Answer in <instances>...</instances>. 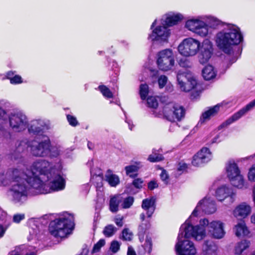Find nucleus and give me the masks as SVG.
<instances>
[{"label": "nucleus", "mask_w": 255, "mask_h": 255, "mask_svg": "<svg viewBox=\"0 0 255 255\" xmlns=\"http://www.w3.org/2000/svg\"><path fill=\"white\" fill-rule=\"evenodd\" d=\"M32 168L36 175L35 183L32 184L36 194H47L65 188V181L60 175V171L54 168L48 161L37 160L32 163Z\"/></svg>", "instance_id": "1"}, {"label": "nucleus", "mask_w": 255, "mask_h": 255, "mask_svg": "<svg viewBox=\"0 0 255 255\" xmlns=\"http://www.w3.org/2000/svg\"><path fill=\"white\" fill-rule=\"evenodd\" d=\"M6 177L11 182L9 193L15 202H19L26 198L28 191L27 184L30 186L35 193V189L32 184L35 183L34 180L36 179V175L32 165L30 170L26 169L24 172L17 168L10 169L7 172Z\"/></svg>", "instance_id": "2"}, {"label": "nucleus", "mask_w": 255, "mask_h": 255, "mask_svg": "<svg viewBox=\"0 0 255 255\" xmlns=\"http://www.w3.org/2000/svg\"><path fill=\"white\" fill-rule=\"evenodd\" d=\"M206 236L203 228L194 227L187 220L180 227L178 242L175 245L177 255H195L196 249L194 243L189 240L194 238L197 241H201Z\"/></svg>", "instance_id": "3"}, {"label": "nucleus", "mask_w": 255, "mask_h": 255, "mask_svg": "<svg viewBox=\"0 0 255 255\" xmlns=\"http://www.w3.org/2000/svg\"><path fill=\"white\" fill-rule=\"evenodd\" d=\"M243 37L240 28L235 25L229 24L218 32L215 37L217 47L226 53L230 54L233 47L243 41Z\"/></svg>", "instance_id": "4"}, {"label": "nucleus", "mask_w": 255, "mask_h": 255, "mask_svg": "<svg viewBox=\"0 0 255 255\" xmlns=\"http://www.w3.org/2000/svg\"><path fill=\"white\" fill-rule=\"evenodd\" d=\"M74 226L73 215L66 213L51 222L49 230L51 234L55 237L63 238L71 234Z\"/></svg>", "instance_id": "5"}, {"label": "nucleus", "mask_w": 255, "mask_h": 255, "mask_svg": "<svg viewBox=\"0 0 255 255\" xmlns=\"http://www.w3.org/2000/svg\"><path fill=\"white\" fill-rule=\"evenodd\" d=\"M155 117H164L170 122L176 120L181 121L185 116V111L183 107L172 102L165 104L162 108V112L157 113L154 112Z\"/></svg>", "instance_id": "6"}, {"label": "nucleus", "mask_w": 255, "mask_h": 255, "mask_svg": "<svg viewBox=\"0 0 255 255\" xmlns=\"http://www.w3.org/2000/svg\"><path fill=\"white\" fill-rule=\"evenodd\" d=\"M195 227L203 228H207L208 235L212 239L220 240L223 239L226 234L224 229V224L219 220L209 221L207 219H201L199 225ZM206 231V230H205Z\"/></svg>", "instance_id": "7"}, {"label": "nucleus", "mask_w": 255, "mask_h": 255, "mask_svg": "<svg viewBox=\"0 0 255 255\" xmlns=\"http://www.w3.org/2000/svg\"><path fill=\"white\" fill-rule=\"evenodd\" d=\"M51 142L47 136L43 137L41 140L36 139L28 142V147L32 155L36 157H45L48 156Z\"/></svg>", "instance_id": "8"}, {"label": "nucleus", "mask_w": 255, "mask_h": 255, "mask_svg": "<svg viewBox=\"0 0 255 255\" xmlns=\"http://www.w3.org/2000/svg\"><path fill=\"white\" fill-rule=\"evenodd\" d=\"M201 47L200 41L193 38L189 37L183 39L178 46L180 54L188 57L196 55Z\"/></svg>", "instance_id": "9"}, {"label": "nucleus", "mask_w": 255, "mask_h": 255, "mask_svg": "<svg viewBox=\"0 0 255 255\" xmlns=\"http://www.w3.org/2000/svg\"><path fill=\"white\" fill-rule=\"evenodd\" d=\"M157 64L158 68L164 71L171 70L175 63L172 50L166 49L160 51L157 55Z\"/></svg>", "instance_id": "10"}, {"label": "nucleus", "mask_w": 255, "mask_h": 255, "mask_svg": "<svg viewBox=\"0 0 255 255\" xmlns=\"http://www.w3.org/2000/svg\"><path fill=\"white\" fill-rule=\"evenodd\" d=\"M216 210L215 200L211 197L206 196L198 203L192 213V216H198L201 211L206 214H212L214 213Z\"/></svg>", "instance_id": "11"}, {"label": "nucleus", "mask_w": 255, "mask_h": 255, "mask_svg": "<svg viewBox=\"0 0 255 255\" xmlns=\"http://www.w3.org/2000/svg\"><path fill=\"white\" fill-rule=\"evenodd\" d=\"M177 80L179 87L182 91L189 92L197 85L196 80L190 72L179 71L177 74Z\"/></svg>", "instance_id": "12"}, {"label": "nucleus", "mask_w": 255, "mask_h": 255, "mask_svg": "<svg viewBox=\"0 0 255 255\" xmlns=\"http://www.w3.org/2000/svg\"><path fill=\"white\" fill-rule=\"evenodd\" d=\"M8 119L9 126L14 131L21 132L27 128V118L22 113L11 114Z\"/></svg>", "instance_id": "13"}, {"label": "nucleus", "mask_w": 255, "mask_h": 255, "mask_svg": "<svg viewBox=\"0 0 255 255\" xmlns=\"http://www.w3.org/2000/svg\"><path fill=\"white\" fill-rule=\"evenodd\" d=\"M185 27L201 37L206 36L209 32L208 25L199 18L188 19L186 22Z\"/></svg>", "instance_id": "14"}, {"label": "nucleus", "mask_w": 255, "mask_h": 255, "mask_svg": "<svg viewBox=\"0 0 255 255\" xmlns=\"http://www.w3.org/2000/svg\"><path fill=\"white\" fill-rule=\"evenodd\" d=\"M170 31L165 25L161 24V20L159 25L153 29L152 33L149 35V38L152 41H157L159 43L166 42L170 35Z\"/></svg>", "instance_id": "15"}, {"label": "nucleus", "mask_w": 255, "mask_h": 255, "mask_svg": "<svg viewBox=\"0 0 255 255\" xmlns=\"http://www.w3.org/2000/svg\"><path fill=\"white\" fill-rule=\"evenodd\" d=\"M236 192L229 185H222L219 187L216 190L215 196L221 202L228 198L229 202L233 203L236 198Z\"/></svg>", "instance_id": "16"}, {"label": "nucleus", "mask_w": 255, "mask_h": 255, "mask_svg": "<svg viewBox=\"0 0 255 255\" xmlns=\"http://www.w3.org/2000/svg\"><path fill=\"white\" fill-rule=\"evenodd\" d=\"M29 133L38 134L43 132L44 130L50 128L49 122L47 120L38 119L34 120L28 125L27 128Z\"/></svg>", "instance_id": "17"}, {"label": "nucleus", "mask_w": 255, "mask_h": 255, "mask_svg": "<svg viewBox=\"0 0 255 255\" xmlns=\"http://www.w3.org/2000/svg\"><path fill=\"white\" fill-rule=\"evenodd\" d=\"M255 107V99L253 101L251 102L250 103H249L245 107L243 108L238 112L234 114L231 117L227 120L225 122L222 123V124L219 127V128H220L228 126L233 122L238 120L242 117L245 115L248 112L251 110Z\"/></svg>", "instance_id": "18"}, {"label": "nucleus", "mask_w": 255, "mask_h": 255, "mask_svg": "<svg viewBox=\"0 0 255 255\" xmlns=\"http://www.w3.org/2000/svg\"><path fill=\"white\" fill-rule=\"evenodd\" d=\"M213 47L211 42L209 40L204 41L198 56L200 63L204 64L207 63L211 57Z\"/></svg>", "instance_id": "19"}, {"label": "nucleus", "mask_w": 255, "mask_h": 255, "mask_svg": "<svg viewBox=\"0 0 255 255\" xmlns=\"http://www.w3.org/2000/svg\"><path fill=\"white\" fill-rule=\"evenodd\" d=\"M251 212V205L246 202H242L235 208L233 215L235 217L239 219H242L250 215Z\"/></svg>", "instance_id": "20"}, {"label": "nucleus", "mask_w": 255, "mask_h": 255, "mask_svg": "<svg viewBox=\"0 0 255 255\" xmlns=\"http://www.w3.org/2000/svg\"><path fill=\"white\" fill-rule=\"evenodd\" d=\"M139 219L141 223L139 225L138 228V235L139 240L141 243L143 242L144 240V235L146 234L147 231L150 227V221L146 219L144 213H142L139 215Z\"/></svg>", "instance_id": "21"}, {"label": "nucleus", "mask_w": 255, "mask_h": 255, "mask_svg": "<svg viewBox=\"0 0 255 255\" xmlns=\"http://www.w3.org/2000/svg\"><path fill=\"white\" fill-rule=\"evenodd\" d=\"M155 199L153 197L143 200L141 207L146 211L147 217L150 218L155 209Z\"/></svg>", "instance_id": "22"}, {"label": "nucleus", "mask_w": 255, "mask_h": 255, "mask_svg": "<svg viewBox=\"0 0 255 255\" xmlns=\"http://www.w3.org/2000/svg\"><path fill=\"white\" fill-rule=\"evenodd\" d=\"M221 107V105L217 104L215 106L211 107L209 110L203 113L200 117V122L201 123H204L209 121L212 117L216 116L218 114Z\"/></svg>", "instance_id": "23"}, {"label": "nucleus", "mask_w": 255, "mask_h": 255, "mask_svg": "<svg viewBox=\"0 0 255 255\" xmlns=\"http://www.w3.org/2000/svg\"><path fill=\"white\" fill-rule=\"evenodd\" d=\"M202 249L205 255H217L218 246L212 241H205Z\"/></svg>", "instance_id": "24"}, {"label": "nucleus", "mask_w": 255, "mask_h": 255, "mask_svg": "<svg viewBox=\"0 0 255 255\" xmlns=\"http://www.w3.org/2000/svg\"><path fill=\"white\" fill-rule=\"evenodd\" d=\"M182 18L183 16L180 14L169 15L160 19L161 24L165 25L167 27L171 26L176 24Z\"/></svg>", "instance_id": "25"}, {"label": "nucleus", "mask_w": 255, "mask_h": 255, "mask_svg": "<svg viewBox=\"0 0 255 255\" xmlns=\"http://www.w3.org/2000/svg\"><path fill=\"white\" fill-rule=\"evenodd\" d=\"M226 173L229 179L241 174L237 164L234 161H229L227 163Z\"/></svg>", "instance_id": "26"}, {"label": "nucleus", "mask_w": 255, "mask_h": 255, "mask_svg": "<svg viewBox=\"0 0 255 255\" xmlns=\"http://www.w3.org/2000/svg\"><path fill=\"white\" fill-rule=\"evenodd\" d=\"M229 180L231 184L238 189H242L247 188L244 178L241 174Z\"/></svg>", "instance_id": "27"}, {"label": "nucleus", "mask_w": 255, "mask_h": 255, "mask_svg": "<svg viewBox=\"0 0 255 255\" xmlns=\"http://www.w3.org/2000/svg\"><path fill=\"white\" fill-rule=\"evenodd\" d=\"M202 75L206 80H210L216 76V72L211 65L206 66L202 70Z\"/></svg>", "instance_id": "28"}, {"label": "nucleus", "mask_w": 255, "mask_h": 255, "mask_svg": "<svg viewBox=\"0 0 255 255\" xmlns=\"http://www.w3.org/2000/svg\"><path fill=\"white\" fill-rule=\"evenodd\" d=\"M234 230L236 235L238 237L247 236L249 234V231L244 222H241L238 223L235 227Z\"/></svg>", "instance_id": "29"}, {"label": "nucleus", "mask_w": 255, "mask_h": 255, "mask_svg": "<svg viewBox=\"0 0 255 255\" xmlns=\"http://www.w3.org/2000/svg\"><path fill=\"white\" fill-rule=\"evenodd\" d=\"M122 201V198L120 196H115L112 197L110 201V210L113 213H116L119 210V206Z\"/></svg>", "instance_id": "30"}, {"label": "nucleus", "mask_w": 255, "mask_h": 255, "mask_svg": "<svg viewBox=\"0 0 255 255\" xmlns=\"http://www.w3.org/2000/svg\"><path fill=\"white\" fill-rule=\"evenodd\" d=\"M106 179L111 186L115 187L120 183L119 177L113 174L111 170L107 171L106 174Z\"/></svg>", "instance_id": "31"}, {"label": "nucleus", "mask_w": 255, "mask_h": 255, "mask_svg": "<svg viewBox=\"0 0 255 255\" xmlns=\"http://www.w3.org/2000/svg\"><path fill=\"white\" fill-rule=\"evenodd\" d=\"M197 153L206 163L210 161L212 158V152L210 149L207 147H203Z\"/></svg>", "instance_id": "32"}, {"label": "nucleus", "mask_w": 255, "mask_h": 255, "mask_svg": "<svg viewBox=\"0 0 255 255\" xmlns=\"http://www.w3.org/2000/svg\"><path fill=\"white\" fill-rule=\"evenodd\" d=\"M249 245L250 243L246 240L238 243L235 247V254L237 255L241 254L249 248Z\"/></svg>", "instance_id": "33"}, {"label": "nucleus", "mask_w": 255, "mask_h": 255, "mask_svg": "<svg viewBox=\"0 0 255 255\" xmlns=\"http://www.w3.org/2000/svg\"><path fill=\"white\" fill-rule=\"evenodd\" d=\"M147 106L150 108H152L154 110H153V114L155 115L154 114V112L155 111L157 113H159L160 112H162L161 110H158L156 109L158 105V101L155 97H149L147 99Z\"/></svg>", "instance_id": "34"}, {"label": "nucleus", "mask_w": 255, "mask_h": 255, "mask_svg": "<svg viewBox=\"0 0 255 255\" xmlns=\"http://www.w3.org/2000/svg\"><path fill=\"white\" fill-rule=\"evenodd\" d=\"M15 146L14 152L20 153L24 151L26 148L28 147V142L26 140L17 141L15 143Z\"/></svg>", "instance_id": "35"}, {"label": "nucleus", "mask_w": 255, "mask_h": 255, "mask_svg": "<svg viewBox=\"0 0 255 255\" xmlns=\"http://www.w3.org/2000/svg\"><path fill=\"white\" fill-rule=\"evenodd\" d=\"M139 167L136 165H131L127 166L125 167V170L127 175L130 177H134L137 175L136 172L139 169Z\"/></svg>", "instance_id": "36"}, {"label": "nucleus", "mask_w": 255, "mask_h": 255, "mask_svg": "<svg viewBox=\"0 0 255 255\" xmlns=\"http://www.w3.org/2000/svg\"><path fill=\"white\" fill-rule=\"evenodd\" d=\"M8 116H7L5 111L0 108V129L4 128L7 123Z\"/></svg>", "instance_id": "37"}, {"label": "nucleus", "mask_w": 255, "mask_h": 255, "mask_svg": "<svg viewBox=\"0 0 255 255\" xmlns=\"http://www.w3.org/2000/svg\"><path fill=\"white\" fill-rule=\"evenodd\" d=\"M117 230V229L115 226L109 225L105 227L103 233L106 237H110L115 234Z\"/></svg>", "instance_id": "38"}, {"label": "nucleus", "mask_w": 255, "mask_h": 255, "mask_svg": "<svg viewBox=\"0 0 255 255\" xmlns=\"http://www.w3.org/2000/svg\"><path fill=\"white\" fill-rule=\"evenodd\" d=\"M156 150L153 149L152 150V153L150 154L148 157V160L151 162H156L161 161L163 159V157L162 154L156 153Z\"/></svg>", "instance_id": "39"}, {"label": "nucleus", "mask_w": 255, "mask_h": 255, "mask_svg": "<svg viewBox=\"0 0 255 255\" xmlns=\"http://www.w3.org/2000/svg\"><path fill=\"white\" fill-rule=\"evenodd\" d=\"M98 88L105 97L112 98L113 97L112 92L106 86L101 85L99 86Z\"/></svg>", "instance_id": "40"}, {"label": "nucleus", "mask_w": 255, "mask_h": 255, "mask_svg": "<svg viewBox=\"0 0 255 255\" xmlns=\"http://www.w3.org/2000/svg\"><path fill=\"white\" fill-rule=\"evenodd\" d=\"M206 163L203 159L201 158V157L198 155V154L197 153L195 154L192 160V164L196 167L201 166L204 164Z\"/></svg>", "instance_id": "41"}, {"label": "nucleus", "mask_w": 255, "mask_h": 255, "mask_svg": "<svg viewBox=\"0 0 255 255\" xmlns=\"http://www.w3.org/2000/svg\"><path fill=\"white\" fill-rule=\"evenodd\" d=\"M148 92L149 89L148 85L146 84H141L139 88V93L141 99H145Z\"/></svg>", "instance_id": "42"}, {"label": "nucleus", "mask_w": 255, "mask_h": 255, "mask_svg": "<svg viewBox=\"0 0 255 255\" xmlns=\"http://www.w3.org/2000/svg\"><path fill=\"white\" fill-rule=\"evenodd\" d=\"M134 202V198L132 197L129 196L127 198H125L123 200V203L121 206L124 209L129 208L133 204Z\"/></svg>", "instance_id": "43"}, {"label": "nucleus", "mask_w": 255, "mask_h": 255, "mask_svg": "<svg viewBox=\"0 0 255 255\" xmlns=\"http://www.w3.org/2000/svg\"><path fill=\"white\" fill-rule=\"evenodd\" d=\"M152 241L151 238L146 236L145 238V242L143 245L144 249L148 254H150L152 251Z\"/></svg>", "instance_id": "44"}, {"label": "nucleus", "mask_w": 255, "mask_h": 255, "mask_svg": "<svg viewBox=\"0 0 255 255\" xmlns=\"http://www.w3.org/2000/svg\"><path fill=\"white\" fill-rule=\"evenodd\" d=\"M61 149L58 146H50V151L48 155L51 157H56L60 154Z\"/></svg>", "instance_id": "45"}, {"label": "nucleus", "mask_w": 255, "mask_h": 255, "mask_svg": "<svg viewBox=\"0 0 255 255\" xmlns=\"http://www.w3.org/2000/svg\"><path fill=\"white\" fill-rule=\"evenodd\" d=\"M178 64L180 67L185 68H191L192 66L190 61L184 58L180 59L178 61Z\"/></svg>", "instance_id": "46"}, {"label": "nucleus", "mask_w": 255, "mask_h": 255, "mask_svg": "<svg viewBox=\"0 0 255 255\" xmlns=\"http://www.w3.org/2000/svg\"><path fill=\"white\" fill-rule=\"evenodd\" d=\"M132 238V234L129 230L125 229L122 232V239L125 241H129L131 240Z\"/></svg>", "instance_id": "47"}, {"label": "nucleus", "mask_w": 255, "mask_h": 255, "mask_svg": "<svg viewBox=\"0 0 255 255\" xmlns=\"http://www.w3.org/2000/svg\"><path fill=\"white\" fill-rule=\"evenodd\" d=\"M248 177L250 181L255 182V164H253L250 168Z\"/></svg>", "instance_id": "48"}, {"label": "nucleus", "mask_w": 255, "mask_h": 255, "mask_svg": "<svg viewBox=\"0 0 255 255\" xmlns=\"http://www.w3.org/2000/svg\"><path fill=\"white\" fill-rule=\"evenodd\" d=\"M221 21L218 18L214 17H210L209 18V24L210 27L214 28H216L218 26L220 25Z\"/></svg>", "instance_id": "49"}, {"label": "nucleus", "mask_w": 255, "mask_h": 255, "mask_svg": "<svg viewBox=\"0 0 255 255\" xmlns=\"http://www.w3.org/2000/svg\"><path fill=\"white\" fill-rule=\"evenodd\" d=\"M105 244V241L104 239H101L99 242L94 245L93 252L96 253L100 251V249L103 247Z\"/></svg>", "instance_id": "50"}, {"label": "nucleus", "mask_w": 255, "mask_h": 255, "mask_svg": "<svg viewBox=\"0 0 255 255\" xmlns=\"http://www.w3.org/2000/svg\"><path fill=\"white\" fill-rule=\"evenodd\" d=\"M120 244L118 241H114L111 243L110 250L114 253H117L120 249Z\"/></svg>", "instance_id": "51"}, {"label": "nucleus", "mask_w": 255, "mask_h": 255, "mask_svg": "<svg viewBox=\"0 0 255 255\" xmlns=\"http://www.w3.org/2000/svg\"><path fill=\"white\" fill-rule=\"evenodd\" d=\"M167 82V77L165 75L160 76L158 80V83L160 88L165 86Z\"/></svg>", "instance_id": "52"}, {"label": "nucleus", "mask_w": 255, "mask_h": 255, "mask_svg": "<svg viewBox=\"0 0 255 255\" xmlns=\"http://www.w3.org/2000/svg\"><path fill=\"white\" fill-rule=\"evenodd\" d=\"M67 119L69 124L71 126L75 127L78 125V122L77 121L76 118L75 117H73L70 115H68L67 116Z\"/></svg>", "instance_id": "53"}, {"label": "nucleus", "mask_w": 255, "mask_h": 255, "mask_svg": "<svg viewBox=\"0 0 255 255\" xmlns=\"http://www.w3.org/2000/svg\"><path fill=\"white\" fill-rule=\"evenodd\" d=\"M10 83L12 84H18L22 83V78L18 75H15L13 78H10Z\"/></svg>", "instance_id": "54"}, {"label": "nucleus", "mask_w": 255, "mask_h": 255, "mask_svg": "<svg viewBox=\"0 0 255 255\" xmlns=\"http://www.w3.org/2000/svg\"><path fill=\"white\" fill-rule=\"evenodd\" d=\"M95 179L97 181L96 183V187L99 188L102 187L103 186V177L102 176V173L100 171H99L98 175H96Z\"/></svg>", "instance_id": "55"}, {"label": "nucleus", "mask_w": 255, "mask_h": 255, "mask_svg": "<svg viewBox=\"0 0 255 255\" xmlns=\"http://www.w3.org/2000/svg\"><path fill=\"white\" fill-rule=\"evenodd\" d=\"M132 184L136 188H141L142 187L143 180L140 178L135 179L132 182Z\"/></svg>", "instance_id": "56"}, {"label": "nucleus", "mask_w": 255, "mask_h": 255, "mask_svg": "<svg viewBox=\"0 0 255 255\" xmlns=\"http://www.w3.org/2000/svg\"><path fill=\"white\" fill-rule=\"evenodd\" d=\"M25 216L23 214H17L13 216V221L16 223H19L21 220L24 219Z\"/></svg>", "instance_id": "57"}, {"label": "nucleus", "mask_w": 255, "mask_h": 255, "mask_svg": "<svg viewBox=\"0 0 255 255\" xmlns=\"http://www.w3.org/2000/svg\"><path fill=\"white\" fill-rule=\"evenodd\" d=\"M160 178L165 184H167L168 182V175L165 170H163L162 171L160 174Z\"/></svg>", "instance_id": "58"}, {"label": "nucleus", "mask_w": 255, "mask_h": 255, "mask_svg": "<svg viewBox=\"0 0 255 255\" xmlns=\"http://www.w3.org/2000/svg\"><path fill=\"white\" fill-rule=\"evenodd\" d=\"M158 186L157 182L154 180H152L148 183V188L150 190H152L154 189L157 188Z\"/></svg>", "instance_id": "59"}, {"label": "nucleus", "mask_w": 255, "mask_h": 255, "mask_svg": "<svg viewBox=\"0 0 255 255\" xmlns=\"http://www.w3.org/2000/svg\"><path fill=\"white\" fill-rule=\"evenodd\" d=\"M123 217H116L114 221L116 224L119 227H122L123 225Z\"/></svg>", "instance_id": "60"}, {"label": "nucleus", "mask_w": 255, "mask_h": 255, "mask_svg": "<svg viewBox=\"0 0 255 255\" xmlns=\"http://www.w3.org/2000/svg\"><path fill=\"white\" fill-rule=\"evenodd\" d=\"M7 230V227L0 225V239L2 238Z\"/></svg>", "instance_id": "61"}, {"label": "nucleus", "mask_w": 255, "mask_h": 255, "mask_svg": "<svg viewBox=\"0 0 255 255\" xmlns=\"http://www.w3.org/2000/svg\"><path fill=\"white\" fill-rule=\"evenodd\" d=\"M187 168V165L185 163H180L178 167L179 171H183Z\"/></svg>", "instance_id": "62"}, {"label": "nucleus", "mask_w": 255, "mask_h": 255, "mask_svg": "<svg viewBox=\"0 0 255 255\" xmlns=\"http://www.w3.org/2000/svg\"><path fill=\"white\" fill-rule=\"evenodd\" d=\"M127 255H136L134 249L131 246L128 247Z\"/></svg>", "instance_id": "63"}, {"label": "nucleus", "mask_w": 255, "mask_h": 255, "mask_svg": "<svg viewBox=\"0 0 255 255\" xmlns=\"http://www.w3.org/2000/svg\"><path fill=\"white\" fill-rule=\"evenodd\" d=\"M14 76V72L12 71H9L6 73L7 78L9 80H10V78H13Z\"/></svg>", "instance_id": "64"}]
</instances>
